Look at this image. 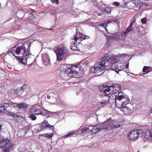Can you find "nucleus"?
Returning a JSON list of instances; mask_svg holds the SVG:
<instances>
[{"label": "nucleus", "instance_id": "obj_16", "mask_svg": "<svg viewBox=\"0 0 152 152\" xmlns=\"http://www.w3.org/2000/svg\"><path fill=\"white\" fill-rule=\"evenodd\" d=\"M31 113L34 114L36 115H41L42 114V112L39 109H37L34 107L31 109L29 111Z\"/></svg>", "mask_w": 152, "mask_h": 152}, {"label": "nucleus", "instance_id": "obj_45", "mask_svg": "<svg viewBox=\"0 0 152 152\" xmlns=\"http://www.w3.org/2000/svg\"><path fill=\"white\" fill-rule=\"evenodd\" d=\"M29 15L30 17H32V16H33H33V15L32 13H30Z\"/></svg>", "mask_w": 152, "mask_h": 152}, {"label": "nucleus", "instance_id": "obj_36", "mask_svg": "<svg viewBox=\"0 0 152 152\" xmlns=\"http://www.w3.org/2000/svg\"><path fill=\"white\" fill-rule=\"evenodd\" d=\"M74 134L73 132H70L68 133L67 135L65 136L66 137H69L72 136Z\"/></svg>", "mask_w": 152, "mask_h": 152}, {"label": "nucleus", "instance_id": "obj_32", "mask_svg": "<svg viewBox=\"0 0 152 152\" xmlns=\"http://www.w3.org/2000/svg\"><path fill=\"white\" fill-rule=\"evenodd\" d=\"M29 118L32 121L35 120L37 119V117L34 114L31 113L29 115Z\"/></svg>", "mask_w": 152, "mask_h": 152}, {"label": "nucleus", "instance_id": "obj_4", "mask_svg": "<svg viewBox=\"0 0 152 152\" xmlns=\"http://www.w3.org/2000/svg\"><path fill=\"white\" fill-rule=\"evenodd\" d=\"M54 51L56 54L57 59L59 61L65 58L69 55L67 50L64 48L57 47L54 48Z\"/></svg>", "mask_w": 152, "mask_h": 152}, {"label": "nucleus", "instance_id": "obj_40", "mask_svg": "<svg viewBox=\"0 0 152 152\" xmlns=\"http://www.w3.org/2000/svg\"><path fill=\"white\" fill-rule=\"evenodd\" d=\"M17 91L18 92L19 91V92H20L21 94L23 91L21 89H18ZM17 94H18V93H17Z\"/></svg>", "mask_w": 152, "mask_h": 152}, {"label": "nucleus", "instance_id": "obj_9", "mask_svg": "<svg viewBox=\"0 0 152 152\" xmlns=\"http://www.w3.org/2000/svg\"><path fill=\"white\" fill-rule=\"evenodd\" d=\"M136 130H133L128 134V139L130 142L134 141L138 139V136Z\"/></svg>", "mask_w": 152, "mask_h": 152}, {"label": "nucleus", "instance_id": "obj_23", "mask_svg": "<svg viewBox=\"0 0 152 152\" xmlns=\"http://www.w3.org/2000/svg\"><path fill=\"white\" fill-rule=\"evenodd\" d=\"M17 106L19 108H26L28 107V105L25 103L19 104L17 105Z\"/></svg>", "mask_w": 152, "mask_h": 152}, {"label": "nucleus", "instance_id": "obj_8", "mask_svg": "<svg viewBox=\"0 0 152 152\" xmlns=\"http://www.w3.org/2000/svg\"><path fill=\"white\" fill-rule=\"evenodd\" d=\"M77 30V33L73 37L72 39H73L75 41L78 43L83 40L86 39H88V37L86 35H85L83 34H81L80 33H79Z\"/></svg>", "mask_w": 152, "mask_h": 152}, {"label": "nucleus", "instance_id": "obj_47", "mask_svg": "<svg viewBox=\"0 0 152 152\" xmlns=\"http://www.w3.org/2000/svg\"><path fill=\"white\" fill-rule=\"evenodd\" d=\"M56 3L57 4H58L59 3L58 0H56Z\"/></svg>", "mask_w": 152, "mask_h": 152}, {"label": "nucleus", "instance_id": "obj_42", "mask_svg": "<svg viewBox=\"0 0 152 152\" xmlns=\"http://www.w3.org/2000/svg\"><path fill=\"white\" fill-rule=\"evenodd\" d=\"M140 30L139 31V33L140 35H142L144 34V31H142V32L141 33L140 32Z\"/></svg>", "mask_w": 152, "mask_h": 152}, {"label": "nucleus", "instance_id": "obj_30", "mask_svg": "<svg viewBox=\"0 0 152 152\" xmlns=\"http://www.w3.org/2000/svg\"><path fill=\"white\" fill-rule=\"evenodd\" d=\"M104 10L105 12L107 14H110L111 11V9L109 7H106L104 9Z\"/></svg>", "mask_w": 152, "mask_h": 152}, {"label": "nucleus", "instance_id": "obj_3", "mask_svg": "<svg viewBox=\"0 0 152 152\" xmlns=\"http://www.w3.org/2000/svg\"><path fill=\"white\" fill-rule=\"evenodd\" d=\"M114 96H115V104L118 108H120L122 106L130 104H129V98L123 92H119L117 96L114 94Z\"/></svg>", "mask_w": 152, "mask_h": 152}, {"label": "nucleus", "instance_id": "obj_56", "mask_svg": "<svg viewBox=\"0 0 152 152\" xmlns=\"http://www.w3.org/2000/svg\"><path fill=\"white\" fill-rule=\"evenodd\" d=\"M137 152H139V151H137Z\"/></svg>", "mask_w": 152, "mask_h": 152}, {"label": "nucleus", "instance_id": "obj_52", "mask_svg": "<svg viewBox=\"0 0 152 152\" xmlns=\"http://www.w3.org/2000/svg\"><path fill=\"white\" fill-rule=\"evenodd\" d=\"M115 88V91H116L117 92L118 91H117V89H117V88Z\"/></svg>", "mask_w": 152, "mask_h": 152}, {"label": "nucleus", "instance_id": "obj_25", "mask_svg": "<svg viewBox=\"0 0 152 152\" xmlns=\"http://www.w3.org/2000/svg\"><path fill=\"white\" fill-rule=\"evenodd\" d=\"M82 132L83 134L88 133L90 132V127H84L82 130Z\"/></svg>", "mask_w": 152, "mask_h": 152}, {"label": "nucleus", "instance_id": "obj_41", "mask_svg": "<svg viewBox=\"0 0 152 152\" xmlns=\"http://www.w3.org/2000/svg\"><path fill=\"white\" fill-rule=\"evenodd\" d=\"M119 4V3L118 2H115L114 3V5L115 6H118Z\"/></svg>", "mask_w": 152, "mask_h": 152}, {"label": "nucleus", "instance_id": "obj_20", "mask_svg": "<svg viewBox=\"0 0 152 152\" xmlns=\"http://www.w3.org/2000/svg\"><path fill=\"white\" fill-rule=\"evenodd\" d=\"M133 3L136 6L137 8H139L141 7V4L142 3L141 1L138 0H133Z\"/></svg>", "mask_w": 152, "mask_h": 152}, {"label": "nucleus", "instance_id": "obj_24", "mask_svg": "<svg viewBox=\"0 0 152 152\" xmlns=\"http://www.w3.org/2000/svg\"><path fill=\"white\" fill-rule=\"evenodd\" d=\"M117 66H118V67H117V69L118 72L119 71H121L124 68V66L122 64L119 62H117Z\"/></svg>", "mask_w": 152, "mask_h": 152}, {"label": "nucleus", "instance_id": "obj_46", "mask_svg": "<svg viewBox=\"0 0 152 152\" xmlns=\"http://www.w3.org/2000/svg\"><path fill=\"white\" fill-rule=\"evenodd\" d=\"M129 67V63H128L126 65V68H128Z\"/></svg>", "mask_w": 152, "mask_h": 152}, {"label": "nucleus", "instance_id": "obj_39", "mask_svg": "<svg viewBox=\"0 0 152 152\" xmlns=\"http://www.w3.org/2000/svg\"><path fill=\"white\" fill-rule=\"evenodd\" d=\"M103 22L104 23L105 25H106V26H107V24L110 23V22H111V21L110 22L108 20H106Z\"/></svg>", "mask_w": 152, "mask_h": 152}, {"label": "nucleus", "instance_id": "obj_27", "mask_svg": "<svg viewBox=\"0 0 152 152\" xmlns=\"http://www.w3.org/2000/svg\"><path fill=\"white\" fill-rule=\"evenodd\" d=\"M133 30L132 28L130 27H128L126 29L125 31L124 32L123 34L124 35H126L128 33L130 32L131 31Z\"/></svg>", "mask_w": 152, "mask_h": 152}, {"label": "nucleus", "instance_id": "obj_55", "mask_svg": "<svg viewBox=\"0 0 152 152\" xmlns=\"http://www.w3.org/2000/svg\"><path fill=\"white\" fill-rule=\"evenodd\" d=\"M19 96H20V94H19L18 95Z\"/></svg>", "mask_w": 152, "mask_h": 152}, {"label": "nucleus", "instance_id": "obj_22", "mask_svg": "<svg viewBox=\"0 0 152 152\" xmlns=\"http://www.w3.org/2000/svg\"><path fill=\"white\" fill-rule=\"evenodd\" d=\"M5 113L6 115H8L10 116H12L13 117L18 118L19 117L18 115L14 113L11 112L7 111Z\"/></svg>", "mask_w": 152, "mask_h": 152}, {"label": "nucleus", "instance_id": "obj_13", "mask_svg": "<svg viewBox=\"0 0 152 152\" xmlns=\"http://www.w3.org/2000/svg\"><path fill=\"white\" fill-rule=\"evenodd\" d=\"M39 125H40V130L46 128L47 127H48L49 128H50L53 130L54 129L53 126L49 124L47 121H44L41 124H39Z\"/></svg>", "mask_w": 152, "mask_h": 152}, {"label": "nucleus", "instance_id": "obj_19", "mask_svg": "<svg viewBox=\"0 0 152 152\" xmlns=\"http://www.w3.org/2000/svg\"><path fill=\"white\" fill-rule=\"evenodd\" d=\"M72 39L73 38L71 39V40L73 41H72V43L71 44L70 49L74 51L78 50V49L77 47V46L75 43V42L76 41H75L73 39Z\"/></svg>", "mask_w": 152, "mask_h": 152}, {"label": "nucleus", "instance_id": "obj_10", "mask_svg": "<svg viewBox=\"0 0 152 152\" xmlns=\"http://www.w3.org/2000/svg\"><path fill=\"white\" fill-rule=\"evenodd\" d=\"M110 86L102 85L100 88V92L102 93H104V94H110L111 89L110 88Z\"/></svg>", "mask_w": 152, "mask_h": 152}, {"label": "nucleus", "instance_id": "obj_34", "mask_svg": "<svg viewBox=\"0 0 152 152\" xmlns=\"http://www.w3.org/2000/svg\"><path fill=\"white\" fill-rule=\"evenodd\" d=\"M50 112L49 111H48L47 110H44V111L42 112V114H41L42 115H47L48 114H50Z\"/></svg>", "mask_w": 152, "mask_h": 152}, {"label": "nucleus", "instance_id": "obj_14", "mask_svg": "<svg viewBox=\"0 0 152 152\" xmlns=\"http://www.w3.org/2000/svg\"><path fill=\"white\" fill-rule=\"evenodd\" d=\"M113 121L111 119H109L107 121L104 122L102 124V129H106L109 127H111V125L113 124Z\"/></svg>", "mask_w": 152, "mask_h": 152}, {"label": "nucleus", "instance_id": "obj_49", "mask_svg": "<svg viewBox=\"0 0 152 152\" xmlns=\"http://www.w3.org/2000/svg\"><path fill=\"white\" fill-rule=\"evenodd\" d=\"M53 3H54L56 2V0H51Z\"/></svg>", "mask_w": 152, "mask_h": 152}, {"label": "nucleus", "instance_id": "obj_31", "mask_svg": "<svg viewBox=\"0 0 152 152\" xmlns=\"http://www.w3.org/2000/svg\"><path fill=\"white\" fill-rule=\"evenodd\" d=\"M113 87V84L111 86H110V88L111 89L110 90L111 93L110 94H112V93L115 94L116 93H117V92L115 90V87Z\"/></svg>", "mask_w": 152, "mask_h": 152}, {"label": "nucleus", "instance_id": "obj_7", "mask_svg": "<svg viewBox=\"0 0 152 152\" xmlns=\"http://www.w3.org/2000/svg\"><path fill=\"white\" fill-rule=\"evenodd\" d=\"M116 58L114 55L110 54H105L103 56L102 60L99 61V62H102V64L104 63L103 66H104L105 69H106L107 67L108 64L106 65V63H109V64L113 62V61L115 60Z\"/></svg>", "mask_w": 152, "mask_h": 152}, {"label": "nucleus", "instance_id": "obj_6", "mask_svg": "<svg viewBox=\"0 0 152 152\" xmlns=\"http://www.w3.org/2000/svg\"><path fill=\"white\" fill-rule=\"evenodd\" d=\"M102 62H99L98 63V66H94L90 68V72L91 73L93 74L94 73H96L99 74L101 73L102 74L104 72L103 71L105 70V67L104 66H103L104 63L102 64Z\"/></svg>", "mask_w": 152, "mask_h": 152}, {"label": "nucleus", "instance_id": "obj_26", "mask_svg": "<svg viewBox=\"0 0 152 152\" xmlns=\"http://www.w3.org/2000/svg\"><path fill=\"white\" fill-rule=\"evenodd\" d=\"M113 87H115V88H116L117 91H119L121 88V85L118 83H114L113 84Z\"/></svg>", "mask_w": 152, "mask_h": 152}, {"label": "nucleus", "instance_id": "obj_11", "mask_svg": "<svg viewBox=\"0 0 152 152\" xmlns=\"http://www.w3.org/2000/svg\"><path fill=\"white\" fill-rule=\"evenodd\" d=\"M129 105H124L121 106L120 109V110L122 111L123 113L125 114H130L132 112V110L129 107Z\"/></svg>", "mask_w": 152, "mask_h": 152}, {"label": "nucleus", "instance_id": "obj_50", "mask_svg": "<svg viewBox=\"0 0 152 152\" xmlns=\"http://www.w3.org/2000/svg\"><path fill=\"white\" fill-rule=\"evenodd\" d=\"M114 22H116L117 23H119V22H118V20H115L114 21Z\"/></svg>", "mask_w": 152, "mask_h": 152}, {"label": "nucleus", "instance_id": "obj_29", "mask_svg": "<svg viewBox=\"0 0 152 152\" xmlns=\"http://www.w3.org/2000/svg\"><path fill=\"white\" fill-rule=\"evenodd\" d=\"M99 27H102L104 29H105V30L107 31V32L108 30L106 28L107 26L105 25L104 23L103 22L102 23H100V24H99L98 25V28Z\"/></svg>", "mask_w": 152, "mask_h": 152}, {"label": "nucleus", "instance_id": "obj_33", "mask_svg": "<svg viewBox=\"0 0 152 152\" xmlns=\"http://www.w3.org/2000/svg\"><path fill=\"white\" fill-rule=\"evenodd\" d=\"M43 135L44 137L47 138H50L53 136V134L52 133H51L50 134H49L47 133H45Z\"/></svg>", "mask_w": 152, "mask_h": 152}, {"label": "nucleus", "instance_id": "obj_44", "mask_svg": "<svg viewBox=\"0 0 152 152\" xmlns=\"http://www.w3.org/2000/svg\"><path fill=\"white\" fill-rule=\"evenodd\" d=\"M133 22L132 21L131 22V23L130 24V25L129 26V27H130L132 28V26L133 25Z\"/></svg>", "mask_w": 152, "mask_h": 152}, {"label": "nucleus", "instance_id": "obj_1", "mask_svg": "<svg viewBox=\"0 0 152 152\" xmlns=\"http://www.w3.org/2000/svg\"><path fill=\"white\" fill-rule=\"evenodd\" d=\"M30 45L26 44H22L21 46H18L16 48L15 47L11 48L8 52V54L12 53V55L17 57L15 55L18 56L23 55L18 57L20 62L24 64H28L30 65L34 61L33 56L29 53V48Z\"/></svg>", "mask_w": 152, "mask_h": 152}, {"label": "nucleus", "instance_id": "obj_54", "mask_svg": "<svg viewBox=\"0 0 152 152\" xmlns=\"http://www.w3.org/2000/svg\"><path fill=\"white\" fill-rule=\"evenodd\" d=\"M49 97H50L49 96H48L47 97L48 98H49Z\"/></svg>", "mask_w": 152, "mask_h": 152}, {"label": "nucleus", "instance_id": "obj_51", "mask_svg": "<svg viewBox=\"0 0 152 152\" xmlns=\"http://www.w3.org/2000/svg\"><path fill=\"white\" fill-rule=\"evenodd\" d=\"M26 151H27L26 150H25V151H20V152H26Z\"/></svg>", "mask_w": 152, "mask_h": 152}, {"label": "nucleus", "instance_id": "obj_28", "mask_svg": "<svg viewBox=\"0 0 152 152\" xmlns=\"http://www.w3.org/2000/svg\"><path fill=\"white\" fill-rule=\"evenodd\" d=\"M113 124L111 125V127H115L117 128L119 126V124L117 122H115L113 121Z\"/></svg>", "mask_w": 152, "mask_h": 152}, {"label": "nucleus", "instance_id": "obj_2", "mask_svg": "<svg viewBox=\"0 0 152 152\" xmlns=\"http://www.w3.org/2000/svg\"><path fill=\"white\" fill-rule=\"evenodd\" d=\"M63 66L60 67L61 73H65L67 74L68 77H72L78 78L82 77L84 74L83 69L80 67V65H73L70 67H67L66 69Z\"/></svg>", "mask_w": 152, "mask_h": 152}, {"label": "nucleus", "instance_id": "obj_5", "mask_svg": "<svg viewBox=\"0 0 152 152\" xmlns=\"http://www.w3.org/2000/svg\"><path fill=\"white\" fill-rule=\"evenodd\" d=\"M102 96V101L98 103L97 104L99 106L102 107L107 104L110 103L112 104L115 102V96H114V95L112 94L110 96L106 94Z\"/></svg>", "mask_w": 152, "mask_h": 152}, {"label": "nucleus", "instance_id": "obj_37", "mask_svg": "<svg viewBox=\"0 0 152 152\" xmlns=\"http://www.w3.org/2000/svg\"><path fill=\"white\" fill-rule=\"evenodd\" d=\"M137 131V134L138 136H139V135L140 134H142L143 133V131L142 130L139 129L138 130H136Z\"/></svg>", "mask_w": 152, "mask_h": 152}, {"label": "nucleus", "instance_id": "obj_18", "mask_svg": "<svg viewBox=\"0 0 152 152\" xmlns=\"http://www.w3.org/2000/svg\"><path fill=\"white\" fill-rule=\"evenodd\" d=\"M144 137L147 139H152V130L146 131L144 134Z\"/></svg>", "mask_w": 152, "mask_h": 152}, {"label": "nucleus", "instance_id": "obj_12", "mask_svg": "<svg viewBox=\"0 0 152 152\" xmlns=\"http://www.w3.org/2000/svg\"><path fill=\"white\" fill-rule=\"evenodd\" d=\"M43 63L45 65H48L50 63L49 57L46 53H43L42 55Z\"/></svg>", "mask_w": 152, "mask_h": 152}, {"label": "nucleus", "instance_id": "obj_21", "mask_svg": "<svg viewBox=\"0 0 152 152\" xmlns=\"http://www.w3.org/2000/svg\"><path fill=\"white\" fill-rule=\"evenodd\" d=\"M151 67L150 66H144L142 69V72H145V74H148L151 71Z\"/></svg>", "mask_w": 152, "mask_h": 152}, {"label": "nucleus", "instance_id": "obj_53", "mask_svg": "<svg viewBox=\"0 0 152 152\" xmlns=\"http://www.w3.org/2000/svg\"><path fill=\"white\" fill-rule=\"evenodd\" d=\"M6 104V105H9V104H8L7 103V104Z\"/></svg>", "mask_w": 152, "mask_h": 152}, {"label": "nucleus", "instance_id": "obj_38", "mask_svg": "<svg viewBox=\"0 0 152 152\" xmlns=\"http://www.w3.org/2000/svg\"><path fill=\"white\" fill-rule=\"evenodd\" d=\"M147 21L146 18H142L141 20V22L143 24H145Z\"/></svg>", "mask_w": 152, "mask_h": 152}, {"label": "nucleus", "instance_id": "obj_43", "mask_svg": "<svg viewBox=\"0 0 152 152\" xmlns=\"http://www.w3.org/2000/svg\"><path fill=\"white\" fill-rule=\"evenodd\" d=\"M32 127V126L31 124H30L28 125V129H31Z\"/></svg>", "mask_w": 152, "mask_h": 152}, {"label": "nucleus", "instance_id": "obj_15", "mask_svg": "<svg viewBox=\"0 0 152 152\" xmlns=\"http://www.w3.org/2000/svg\"><path fill=\"white\" fill-rule=\"evenodd\" d=\"M113 64L111 63V64H109L110 68H107V69L106 70L111 69L115 71L116 73L119 74L118 70L117 69V67H118L117 66V62L115 63V61H113Z\"/></svg>", "mask_w": 152, "mask_h": 152}, {"label": "nucleus", "instance_id": "obj_35", "mask_svg": "<svg viewBox=\"0 0 152 152\" xmlns=\"http://www.w3.org/2000/svg\"><path fill=\"white\" fill-rule=\"evenodd\" d=\"M5 106H0V113L4 112L5 110Z\"/></svg>", "mask_w": 152, "mask_h": 152}, {"label": "nucleus", "instance_id": "obj_17", "mask_svg": "<svg viewBox=\"0 0 152 152\" xmlns=\"http://www.w3.org/2000/svg\"><path fill=\"white\" fill-rule=\"evenodd\" d=\"M102 125L100 127H98L96 126H90V132H91L93 134H94L96 133L98 131H100L102 129Z\"/></svg>", "mask_w": 152, "mask_h": 152}, {"label": "nucleus", "instance_id": "obj_48", "mask_svg": "<svg viewBox=\"0 0 152 152\" xmlns=\"http://www.w3.org/2000/svg\"><path fill=\"white\" fill-rule=\"evenodd\" d=\"M56 3L57 4H58L59 3L58 0H56Z\"/></svg>", "mask_w": 152, "mask_h": 152}]
</instances>
